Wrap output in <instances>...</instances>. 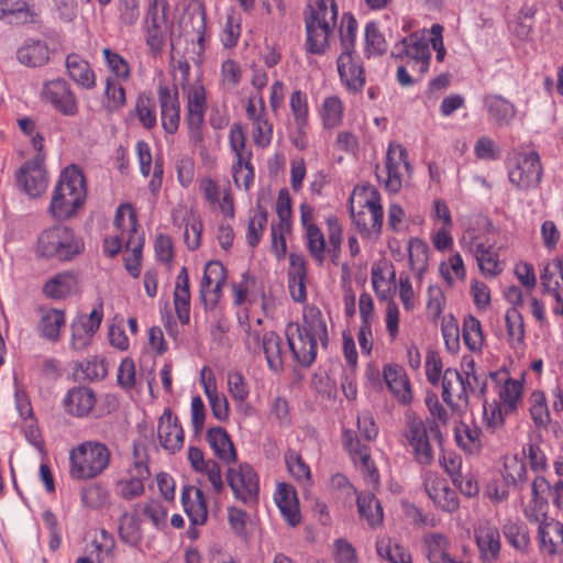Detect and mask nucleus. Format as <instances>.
<instances>
[{
    "label": "nucleus",
    "instance_id": "1",
    "mask_svg": "<svg viewBox=\"0 0 563 563\" xmlns=\"http://www.w3.org/2000/svg\"><path fill=\"white\" fill-rule=\"evenodd\" d=\"M285 334L294 361L303 367L316 361L318 344L327 347L329 342L327 321L316 306H305L302 321L288 323Z\"/></svg>",
    "mask_w": 563,
    "mask_h": 563
},
{
    "label": "nucleus",
    "instance_id": "2",
    "mask_svg": "<svg viewBox=\"0 0 563 563\" xmlns=\"http://www.w3.org/2000/svg\"><path fill=\"white\" fill-rule=\"evenodd\" d=\"M87 197L86 179L80 168L66 167L54 188L48 211L54 219L66 220L76 214Z\"/></svg>",
    "mask_w": 563,
    "mask_h": 563
},
{
    "label": "nucleus",
    "instance_id": "3",
    "mask_svg": "<svg viewBox=\"0 0 563 563\" xmlns=\"http://www.w3.org/2000/svg\"><path fill=\"white\" fill-rule=\"evenodd\" d=\"M338 22L335 0H310L305 11L306 48L310 54H323Z\"/></svg>",
    "mask_w": 563,
    "mask_h": 563
},
{
    "label": "nucleus",
    "instance_id": "4",
    "mask_svg": "<svg viewBox=\"0 0 563 563\" xmlns=\"http://www.w3.org/2000/svg\"><path fill=\"white\" fill-rule=\"evenodd\" d=\"M405 438L411 448L415 461L428 466L434 460V444H441L442 433L435 419H422L416 415L406 418Z\"/></svg>",
    "mask_w": 563,
    "mask_h": 563
},
{
    "label": "nucleus",
    "instance_id": "5",
    "mask_svg": "<svg viewBox=\"0 0 563 563\" xmlns=\"http://www.w3.org/2000/svg\"><path fill=\"white\" fill-rule=\"evenodd\" d=\"M111 452L97 441H86L69 453V474L75 479H91L102 474L109 466Z\"/></svg>",
    "mask_w": 563,
    "mask_h": 563
},
{
    "label": "nucleus",
    "instance_id": "6",
    "mask_svg": "<svg viewBox=\"0 0 563 563\" xmlns=\"http://www.w3.org/2000/svg\"><path fill=\"white\" fill-rule=\"evenodd\" d=\"M84 249L82 242L66 225H53L37 238V252L42 257L69 261Z\"/></svg>",
    "mask_w": 563,
    "mask_h": 563
},
{
    "label": "nucleus",
    "instance_id": "7",
    "mask_svg": "<svg viewBox=\"0 0 563 563\" xmlns=\"http://www.w3.org/2000/svg\"><path fill=\"white\" fill-rule=\"evenodd\" d=\"M360 196L363 197L362 207L366 210L355 212L351 207V218L360 234L366 239L379 236L383 227L384 211L379 191L374 186H364Z\"/></svg>",
    "mask_w": 563,
    "mask_h": 563
},
{
    "label": "nucleus",
    "instance_id": "8",
    "mask_svg": "<svg viewBox=\"0 0 563 563\" xmlns=\"http://www.w3.org/2000/svg\"><path fill=\"white\" fill-rule=\"evenodd\" d=\"M390 55L409 65L412 74H417L418 79H421L429 70L432 54L429 40L412 33L397 42Z\"/></svg>",
    "mask_w": 563,
    "mask_h": 563
},
{
    "label": "nucleus",
    "instance_id": "9",
    "mask_svg": "<svg viewBox=\"0 0 563 563\" xmlns=\"http://www.w3.org/2000/svg\"><path fill=\"white\" fill-rule=\"evenodd\" d=\"M509 181L520 190L538 187L542 178V165L537 152H515L507 163Z\"/></svg>",
    "mask_w": 563,
    "mask_h": 563
},
{
    "label": "nucleus",
    "instance_id": "10",
    "mask_svg": "<svg viewBox=\"0 0 563 563\" xmlns=\"http://www.w3.org/2000/svg\"><path fill=\"white\" fill-rule=\"evenodd\" d=\"M166 0H150L144 20L145 43L152 56L162 54L169 31Z\"/></svg>",
    "mask_w": 563,
    "mask_h": 563
},
{
    "label": "nucleus",
    "instance_id": "11",
    "mask_svg": "<svg viewBox=\"0 0 563 563\" xmlns=\"http://www.w3.org/2000/svg\"><path fill=\"white\" fill-rule=\"evenodd\" d=\"M225 481L236 500L245 506H256L260 496V478L254 467L241 463L228 468Z\"/></svg>",
    "mask_w": 563,
    "mask_h": 563
},
{
    "label": "nucleus",
    "instance_id": "12",
    "mask_svg": "<svg viewBox=\"0 0 563 563\" xmlns=\"http://www.w3.org/2000/svg\"><path fill=\"white\" fill-rule=\"evenodd\" d=\"M114 225L120 233L104 239V252L111 257L121 251L123 244L132 249L137 242V214L132 205L124 203L118 207Z\"/></svg>",
    "mask_w": 563,
    "mask_h": 563
},
{
    "label": "nucleus",
    "instance_id": "13",
    "mask_svg": "<svg viewBox=\"0 0 563 563\" xmlns=\"http://www.w3.org/2000/svg\"><path fill=\"white\" fill-rule=\"evenodd\" d=\"M386 176L383 177L379 168L376 169L378 181L390 194L398 192L404 183L405 175H410L411 166L408 162L406 148L398 143H389L386 153V163L383 170Z\"/></svg>",
    "mask_w": 563,
    "mask_h": 563
},
{
    "label": "nucleus",
    "instance_id": "14",
    "mask_svg": "<svg viewBox=\"0 0 563 563\" xmlns=\"http://www.w3.org/2000/svg\"><path fill=\"white\" fill-rule=\"evenodd\" d=\"M40 100L66 117L78 113V100L71 87L64 78L45 80L40 90Z\"/></svg>",
    "mask_w": 563,
    "mask_h": 563
},
{
    "label": "nucleus",
    "instance_id": "15",
    "mask_svg": "<svg viewBox=\"0 0 563 563\" xmlns=\"http://www.w3.org/2000/svg\"><path fill=\"white\" fill-rule=\"evenodd\" d=\"M227 282V269L219 261L206 264L200 282V299L206 309H213L222 296V287Z\"/></svg>",
    "mask_w": 563,
    "mask_h": 563
},
{
    "label": "nucleus",
    "instance_id": "16",
    "mask_svg": "<svg viewBox=\"0 0 563 563\" xmlns=\"http://www.w3.org/2000/svg\"><path fill=\"white\" fill-rule=\"evenodd\" d=\"M344 448L351 455L354 464L363 473L365 481L375 487L379 482V474L371 459L369 448L363 444L352 430H344L342 435Z\"/></svg>",
    "mask_w": 563,
    "mask_h": 563
},
{
    "label": "nucleus",
    "instance_id": "17",
    "mask_svg": "<svg viewBox=\"0 0 563 563\" xmlns=\"http://www.w3.org/2000/svg\"><path fill=\"white\" fill-rule=\"evenodd\" d=\"M344 448L351 455L354 464L363 473L365 481L375 487L379 482V474L371 459L369 448L363 444L352 430H344L342 435Z\"/></svg>",
    "mask_w": 563,
    "mask_h": 563
},
{
    "label": "nucleus",
    "instance_id": "18",
    "mask_svg": "<svg viewBox=\"0 0 563 563\" xmlns=\"http://www.w3.org/2000/svg\"><path fill=\"white\" fill-rule=\"evenodd\" d=\"M18 186L29 197L41 196L47 187V176L43 167V156L36 155L32 161L25 162L15 175Z\"/></svg>",
    "mask_w": 563,
    "mask_h": 563
},
{
    "label": "nucleus",
    "instance_id": "19",
    "mask_svg": "<svg viewBox=\"0 0 563 563\" xmlns=\"http://www.w3.org/2000/svg\"><path fill=\"white\" fill-rule=\"evenodd\" d=\"M336 63L344 87L352 92H360L365 85V73L360 57L354 56V53L342 52Z\"/></svg>",
    "mask_w": 563,
    "mask_h": 563
},
{
    "label": "nucleus",
    "instance_id": "20",
    "mask_svg": "<svg viewBox=\"0 0 563 563\" xmlns=\"http://www.w3.org/2000/svg\"><path fill=\"white\" fill-rule=\"evenodd\" d=\"M36 312L38 316L36 323L38 335L48 342H57L60 339L62 329L66 324L65 311L47 306H40Z\"/></svg>",
    "mask_w": 563,
    "mask_h": 563
},
{
    "label": "nucleus",
    "instance_id": "21",
    "mask_svg": "<svg viewBox=\"0 0 563 563\" xmlns=\"http://www.w3.org/2000/svg\"><path fill=\"white\" fill-rule=\"evenodd\" d=\"M483 107L488 122L498 128L509 125L517 114L515 104L499 93L484 95Z\"/></svg>",
    "mask_w": 563,
    "mask_h": 563
},
{
    "label": "nucleus",
    "instance_id": "22",
    "mask_svg": "<svg viewBox=\"0 0 563 563\" xmlns=\"http://www.w3.org/2000/svg\"><path fill=\"white\" fill-rule=\"evenodd\" d=\"M157 434L162 448L169 453L179 451L184 445V430L168 408L158 420Z\"/></svg>",
    "mask_w": 563,
    "mask_h": 563
},
{
    "label": "nucleus",
    "instance_id": "23",
    "mask_svg": "<svg viewBox=\"0 0 563 563\" xmlns=\"http://www.w3.org/2000/svg\"><path fill=\"white\" fill-rule=\"evenodd\" d=\"M537 539L543 555L553 558L563 554V523L559 520L540 522Z\"/></svg>",
    "mask_w": 563,
    "mask_h": 563
},
{
    "label": "nucleus",
    "instance_id": "24",
    "mask_svg": "<svg viewBox=\"0 0 563 563\" xmlns=\"http://www.w3.org/2000/svg\"><path fill=\"white\" fill-rule=\"evenodd\" d=\"M150 477V470L144 461H135L129 470V477L117 483V495L131 500L143 495L145 481Z\"/></svg>",
    "mask_w": 563,
    "mask_h": 563
},
{
    "label": "nucleus",
    "instance_id": "25",
    "mask_svg": "<svg viewBox=\"0 0 563 563\" xmlns=\"http://www.w3.org/2000/svg\"><path fill=\"white\" fill-rule=\"evenodd\" d=\"M200 384L208 398L213 417L219 421H225L229 418V402L227 397L218 391L214 373L208 366L201 368Z\"/></svg>",
    "mask_w": 563,
    "mask_h": 563
},
{
    "label": "nucleus",
    "instance_id": "26",
    "mask_svg": "<svg viewBox=\"0 0 563 563\" xmlns=\"http://www.w3.org/2000/svg\"><path fill=\"white\" fill-rule=\"evenodd\" d=\"M442 399L452 409L467 406V395L463 385V374L454 368H446L442 375Z\"/></svg>",
    "mask_w": 563,
    "mask_h": 563
},
{
    "label": "nucleus",
    "instance_id": "27",
    "mask_svg": "<svg viewBox=\"0 0 563 563\" xmlns=\"http://www.w3.org/2000/svg\"><path fill=\"white\" fill-rule=\"evenodd\" d=\"M384 380L395 399L408 405L412 400L410 380L405 369L397 364H387L383 369Z\"/></svg>",
    "mask_w": 563,
    "mask_h": 563
},
{
    "label": "nucleus",
    "instance_id": "28",
    "mask_svg": "<svg viewBox=\"0 0 563 563\" xmlns=\"http://www.w3.org/2000/svg\"><path fill=\"white\" fill-rule=\"evenodd\" d=\"M157 97L161 108V120L163 129L168 134L177 132L180 120V107L177 93H172L167 86H159Z\"/></svg>",
    "mask_w": 563,
    "mask_h": 563
},
{
    "label": "nucleus",
    "instance_id": "29",
    "mask_svg": "<svg viewBox=\"0 0 563 563\" xmlns=\"http://www.w3.org/2000/svg\"><path fill=\"white\" fill-rule=\"evenodd\" d=\"M470 235L472 241L468 243L467 247L470 252L474 254L481 273L485 277L498 276L503 272L504 267L499 261L497 252L492 245H485L484 243L478 242L473 234Z\"/></svg>",
    "mask_w": 563,
    "mask_h": 563
},
{
    "label": "nucleus",
    "instance_id": "30",
    "mask_svg": "<svg viewBox=\"0 0 563 563\" xmlns=\"http://www.w3.org/2000/svg\"><path fill=\"white\" fill-rule=\"evenodd\" d=\"M307 263L301 254L289 255L288 288L291 298L296 302H303L307 299Z\"/></svg>",
    "mask_w": 563,
    "mask_h": 563
},
{
    "label": "nucleus",
    "instance_id": "31",
    "mask_svg": "<svg viewBox=\"0 0 563 563\" xmlns=\"http://www.w3.org/2000/svg\"><path fill=\"white\" fill-rule=\"evenodd\" d=\"M181 504L191 525L201 526L207 521L208 508L203 493L191 486L181 489Z\"/></svg>",
    "mask_w": 563,
    "mask_h": 563
},
{
    "label": "nucleus",
    "instance_id": "32",
    "mask_svg": "<svg viewBox=\"0 0 563 563\" xmlns=\"http://www.w3.org/2000/svg\"><path fill=\"white\" fill-rule=\"evenodd\" d=\"M93 390L86 386L73 387L64 398L65 410L75 417H85L90 413L96 405Z\"/></svg>",
    "mask_w": 563,
    "mask_h": 563
},
{
    "label": "nucleus",
    "instance_id": "33",
    "mask_svg": "<svg viewBox=\"0 0 563 563\" xmlns=\"http://www.w3.org/2000/svg\"><path fill=\"white\" fill-rule=\"evenodd\" d=\"M37 13L27 0H0V20L11 24H30L37 22Z\"/></svg>",
    "mask_w": 563,
    "mask_h": 563
},
{
    "label": "nucleus",
    "instance_id": "34",
    "mask_svg": "<svg viewBox=\"0 0 563 563\" xmlns=\"http://www.w3.org/2000/svg\"><path fill=\"white\" fill-rule=\"evenodd\" d=\"M16 59L26 67H42L49 60V48L44 41L29 38L16 49Z\"/></svg>",
    "mask_w": 563,
    "mask_h": 563
},
{
    "label": "nucleus",
    "instance_id": "35",
    "mask_svg": "<svg viewBox=\"0 0 563 563\" xmlns=\"http://www.w3.org/2000/svg\"><path fill=\"white\" fill-rule=\"evenodd\" d=\"M275 501L283 518L289 526L296 527L299 525L301 520L299 503L296 492L291 486L285 483L278 484L275 493Z\"/></svg>",
    "mask_w": 563,
    "mask_h": 563
},
{
    "label": "nucleus",
    "instance_id": "36",
    "mask_svg": "<svg viewBox=\"0 0 563 563\" xmlns=\"http://www.w3.org/2000/svg\"><path fill=\"white\" fill-rule=\"evenodd\" d=\"M475 541L484 560H494L500 552V533L497 527L483 522L475 529Z\"/></svg>",
    "mask_w": 563,
    "mask_h": 563
},
{
    "label": "nucleus",
    "instance_id": "37",
    "mask_svg": "<svg viewBox=\"0 0 563 563\" xmlns=\"http://www.w3.org/2000/svg\"><path fill=\"white\" fill-rule=\"evenodd\" d=\"M66 69L68 76L81 88L86 90L96 87V74L90 64L80 55L71 53L66 56Z\"/></svg>",
    "mask_w": 563,
    "mask_h": 563
},
{
    "label": "nucleus",
    "instance_id": "38",
    "mask_svg": "<svg viewBox=\"0 0 563 563\" xmlns=\"http://www.w3.org/2000/svg\"><path fill=\"white\" fill-rule=\"evenodd\" d=\"M174 308L181 324L190 321V290L187 268L183 267L177 275L174 290Z\"/></svg>",
    "mask_w": 563,
    "mask_h": 563
},
{
    "label": "nucleus",
    "instance_id": "39",
    "mask_svg": "<svg viewBox=\"0 0 563 563\" xmlns=\"http://www.w3.org/2000/svg\"><path fill=\"white\" fill-rule=\"evenodd\" d=\"M207 441L214 455L222 462L231 463L236 459L234 445L222 427L210 428L207 431Z\"/></svg>",
    "mask_w": 563,
    "mask_h": 563
},
{
    "label": "nucleus",
    "instance_id": "40",
    "mask_svg": "<svg viewBox=\"0 0 563 563\" xmlns=\"http://www.w3.org/2000/svg\"><path fill=\"white\" fill-rule=\"evenodd\" d=\"M500 475L507 487L522 489L527 482V466L523 459L517 454L505 456Z\"/></svg>",
    "mask_w": 563,
    "mask_h": 563
},
{
    "label": "nucleus",
    "instance_id": "41",
    "mask_svg": "<svg viewBox=\"0 0 563 563\" xmlns=\"http://www.w3.org/2000/svg\"><path fill=\"white\" fill-rule=\"evenodd\" d=\"M76 285V276L70 272H63L47 279L43 285L42 291L46 298L64 299L73 292Z\"/></svg>",
    "mask_w": 563,
    "mask_h": 563
},
{
    "label": "nucleus",
    "instance_id": "42",
    "mask_svg": "<svg viewBox=\"0 0 563 563\" xmlns=\"http://www.w3.org/2000/svg\"><path fill=\"white\" fill-rule=\"evenodd\" d=\"M507 542L517 551L525 553L530 547V534L527 526L519 519L508 518L501 526Z\"/></svg>",
    "mask_w": 563,
    "mask_h": 563
},
{
    "label": "nucleus",
    "instance_id": "43",
    "mask_svg": "<svg viewBox=\"0 0 563 563\" xmlns=\"http://www.w3.org/2000/svg\"><path fill=\"white\" fill-rule=\"evenodd\" d=\"M130 114L131 117L136 118L144 129H154L157 123L155 100L148 93H139L135 100V106Z\"/></svg>",
    "mask_w": 563,
    "mask_h": 563
},
{
    "label": "nucleus",
    "instance_id": "44",
    "mask_svg": "<svg viewBox=\"0 0 563 563\" xmlns=\"http://www.w3.org/2000/svg\"><path fill=\"white\" fill-rule=\"evenodd\" d=\"M282 344V338L274 331L265 332L262 338V347L267 365L275 373L280 372L284 366Z\"/></svg>",
    "mask_w": 563,
    "mask_h": 563
},
{
    "label": "nucleus",
    "instance_id": "45",
    "mask_svg": "<svg viewBox=\"0 0 563 563\" xmlns=\"http://www.w3.org/2000/svg\"><path fill=\"white\" fill-rule=\"evenodd\" d=\"M119 537L129 547H139L143 540L141 519L134 514L124 512L119 520Z\"/></svg>",
    "mask_w": 563,
    "mask_h": 563
},
{
    "label": "nucleus",
    "instance_id": "46",
    "mask_svg": "<svg viewBox=\"0 0 563 563\" xmlns=\"http://www.w3.org/2000/svg\"><path fill=\"white\" fill-rule=\"evenodd\" d=\"M343 113L344 104L338 96H328L322 100L319 114L323 128L334 129L339 126L342 123Z\"/></svg>",
    "mask_w": 563,
    "mask_h": 563
},
{
    "label": "nucleus",
    "instance_id": "47",
    "mask_svg": "<svg viewBox=\"0 0 563 563\" xmlns=\"http://www.w3.org/2000/svg\"><path fill=\"white\" fill-rule=\"evenodd\" d=\"M356 503L361 517L364 518L369 526L375 527L383 522V508L373 493L360 494Z\"/></svg>",
    "mask_w": 563,
    "mask_h": 563
},
{
    "label": "nucleus",
    "instance_id": "48",
    "mask_svg": "<svg viewBox=\"0 0 563 563\" xmlns=\"http://www.w3.org/2000/svg\"><path fill=\"white\" fill-rule=\"evenodd\" d=\"M408 257L411 271L418 278H421L428 268V244L418 238L410 239L408 242Z\"/></svg>",
    "mask_w": 563,
    "mask_h": 563
},
{
    "label": "nucleus",
    "instance_id": "49",
    "mask_svg": "<svg viewBox=\"0 0 563 563\" xmlns=\"http://www.w3.org/2000/svg\"><path fill=\"white\" fill-rule=\"evenodd\" d=\"M377 554L390 563H411L409 551L390 538H380L376 542Z\"/></svg>",
    "mask_w": 563,
    "mask_h": 563
},
{
    "label": "nucleus",
    "instance_id": "50",
    "mask_svg": "<svg viewBox=\"0 0 563 563\" xmlns=\"http://www.w3.org/2000/svg\"><path fill=\"white\" fill-rule=\"evenodd\" d=\"M523 384L520 380L507 378L498 388L497 402L503 405L506 410L515 412L521 402Z\"/></svg>",
    "mask_w": 563,
    "mask_h": 563
},
{
    "label": "nucleus",
    "instance_id": "51",
    "mask_svg": "<svg viewBox=\"0 0 563 563\" xmlns=\"http://www.w3.org/2000/svg\"><path fill=\"white\" fill-rule=\"evenodd\" d=\"M482 431L476 426L462 423L455 429V440L460 448L465 452L473 454L482 449Z\"/></svg>",
    "mask_w": 563,
    "mask_h": 563
},
{
    "label": "nucleus",
    "instance_id": "52",
    "mask_svg": "<svg viewBox=\"0 0 563 563\" xmlns=\"http://www.w3.org/2000/svg\"><path fill=\"white\" fill-rule=\"evenodd\" d=\"M285 463L291 477L306 486L311 483V470L310 466L303 461L301 455L294 451L288 450L285 453Z\"/></svg>",
    "mask_w": 563,
    "mask_h": 563
},
{
    "label": "nucleus",
    "instance_id": "53",
    "mask_svg": "<svg viewBox=\"0 0 563 563\" xmlns=\"http://www.w3.org/2000/svg\"><path fill=\"white\" fill-rule=\"evenodd\" d=\"M388 44L378 24L374 21L365 25V53L367 57L380 56L387 52Z\"/></svg>",
    "mask_w": 563,
    "mask_h": 563
},
{
    "label": "nucleus",
    "instance_id": "54",
    "mask_svg": "<svg viewBox=\"0 0 563 563\" xmlns=\"http://www.w3.org/2000/svg\"><path fill=\"white\" fill-rule=\"evenodd\" d=\"M101 53L108 70L113 75L112 78L126 81L131 76V68L128 60L109 47H104Z\"/></svg>",
    "mask_w": 563,
    "mask_h": 563
},
{
    "label": "nucleus",
    "instance_id": "55",
    "mask_svg": "<svg viewBox=\"0 0 563 563\" xmlns=\"http://www.w3.org/2000/svg\"><path fill=\"white\" fill-rule=\"evenodd\" d=\"M289 107L298 132L303 133L308 125V99L301 90H294L289 98Z\"/></svg>",
    "mask_w": 563,
    "mask_h": 563
},
{
    "label": "nucleus",
    "instance_id": "56",
    "mask_svg": "<svg viewBox=\"0 0 563 563\" xmlns=\"http://www.w3.org/2000/svg\"><path fill=\"white\" fill-rule=\"evenodd\" d=\"M306 246L311 257L319 264L325 260V239L318 225H309L305 230Z\"/></svg>",
    "mask_w": 563,
    "mask_h": 563
},
{
    "label": "nucleus",
    "instance_id": "57",
    "mask_svg": "<svg viewBox=\"0 0 563 563\" xmlns=\"http://www.w3.org/2000/svg\"><path fill=\"white\" fill-rule=\"evenodd\" d=\"M530 416L538 428H547L551 421L545 395L541 390H534L530 396Z\"/></svg>",
    "mask_w": 563,
    "mask_h": 563
},
{
    "label": "nucleus",
    "instance_id": "58",
    "mask_svg": "<svg viewBox=\"0 0 563 563\" xmlns=\"http://www.w3.org/2000/svg\"><path fill=\"white\" fill-rule=\"evenodd\" d=\"M463 340L466 346L473 351L478 352L484 344V335L481 322L474 316H467L463 322Z\"/></svg>",
    "mask_w": 563,
    "mask_h": 563
},
{
    "label": "nucleus",
    "instance_id": "59",
    "mask_svg": "<svg viewBox=\"0 0 563 563\" xmlns=\"http://www.w3.org/2000/svg\"><path fill=\"white\" fill-rule=\"evenodd\" d=\"M511 413L510 410H506L497 400L490 404L486 402L483 412L484 423L488 430L495 432L504 427L506 417Z\"/></svg>",
    "mask_w": 563,
    "mask_h": 563
},
{
    "label": "nucleus",
    "instance_id": "60",
    "mask_svg": "<svg viewBox=\"0 0 563 563\" xmlns=\"http://www.w3.org/2000/svg\"><path fill=\"white\" fill-rule=\"evenodd\" d=\"M82 506L98 509L109 501V492L101 484H91L82 488L80 494Z\"/></svg>",
    "mask_w": 563,
    "mask_h": 563
},
{
    "label": "nucleus",
    "instance_id": "61",
    "mask_svg": "<svg viewBox=\"0 0 563 563\" xmlns=\"http://www.w3.org/2000/svg\"><path fill=\"white\" fill-rule=\"evenodd\" d=\"M357 21L351 13H344L340 26L342 52L354 53Z\"/></svg>",
    "mask_w": 563,
    "mask_h": 563
},
{
    "label": "nucleus",
    "instance_id": "62",
    "mask_svg": "<svg viewBox=\"0 0 563 563\" xmlns=\"http://www.w3.org/2000/svg\"><path fill=\"white\" fill-rule=\"evenodd\" d=\"M439 269L449 285H453L455 279H464L466 275L462 256L459 253L450 255L448 261L441 263Z\"/></svg>",
    "mask_w": 563,
    "mask_h": 563
},
{
    "label": "nucleus",
    "instance_id": "63",
    "mask_svg": "<svg viewBox=\"0 0 563 563\" xmlns=\"http://www.w3.org/2000/svg\"><path fill=\"white\" fill-rule=\"evenodd\" d=\"M229 146L234 156L252 158V150L246 146V136L240 123H234L229 132Z\"/></svg>",
    "mask_w": 563,
    "mask_h": 563
},
{
    "label": "nucleus",
    "instance_id": "64",
    "mask_svg": "<svg viewBox=\"0 0 563 563\" xmlns=\"http://www.w3.org/2000/svg\"><path fill=\"white\" fill-rule=\"evenodd\" d=\"M241 36V18L234 12L227 14L225 24L221 33V43L225 48L234 47Z\"/></svg>",
    "mask_w": 563,
    "mask_h": 563
}]
</instances>
